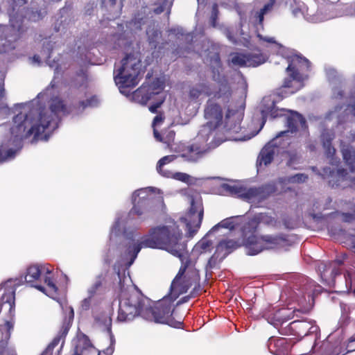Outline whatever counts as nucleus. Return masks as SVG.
<instances>
[{
    "instance_id": "nucleus-1",
    "label": "nucleus",
    "mask_w": 355,
    "mask_h": 355,
    "mask_svg": "<svg viewBox=\"0 0 355 355\" xmlns=\"http://www.w3.org/2000/svg\"><path fill=\"white\" fill-rule=\"evenodd\" d=\"M60 113L66 115L70 112L64 100L58 96L53 97L51 99L48 108L39 109L36 119L32 118L33 110L28 114L20 112L15 116L11 132L17 137L28 138L33 135L35 139H38L46 130H54L58 127Z\"/></svg>"
},
{
    "instance_id": "nucleus-2",
    "label": "nucleus",
    "mask_w": 355,
    "mask_h": 355,
    "mask_svg": "<svg viewBox=\"0 0 355 355\" xmlns=\"http://www.w3.org/2000/svg\"><path fill=\"white\" fill-rule=\"evenodd\" d=\"M184 266L179 271L170 286V292L168 295L157 301L153 306L145 307L142 311V318L146 320L155 323L167 324L174 328H182L183 320L180 318L176 320L173 317L175 300L182 294L188 291V288L191 283L198 281V275L194 270H190L189 280L181 282V276L184 274L186 268Z\"/></svg>"
},
{
    "instance_id": "nucleus-3",
    "label": "nucleus",
    "mask_w": 355,
    "mask_h": 355,
    "mask_svg": "<svg viewBox=\"0 0 355 355\" xmlns=\"http://www.w3.org/2000/svg\"><path fill=\"white\" fill-rule=\"evenodd\" d=\"M182 232L175 223L171 225L157 226L150 230L148 235L144 236L139 243L129 245L127 249L132 264L142 248L165 250L174 256H181V252L186 250V245L180 242Z\"/></svg>"
},
{
    "instance_id": "nucleus-4",
    "label": "nucleus",
    "mask_w": 355,
    "mask_h": 355,
    "mask_svg": "<svg viewBox=\"0 0 355 355\" xmlns=\"http://www.w3.org/2000/svg\"><path fill=\"white\" fill-rule=\"evenodd\" d=\"M223 141L220 138L212 136L200 137L198 132L196 140L192 143H180L175 148L178 156L184 161L196 163L204 158L211 150L218 147Z\"/></svg>"
},
{
    "instance_id": "nucleus-5",
    "label": "nucleus",
    "mask_w": 355,
    "mask_h": 355,
    "mask_svg": "<svg viewBox=\"0 0 355 355\" xmlns=\"http://www.w3.org/2000/svg\"><path fill=\"white\" fill-rule=\"evenodd\" d=\"M25 282L47 295L55 294L58 287L53 281L52 271L44 265L33 264L26 269Z\"/></svg>"
},
{
    "instance_id": "nucleus-6",
    "label": "nucleus",
    "mask_w": 355,
    "mask_h": 355,
    "mask_svg": "<svg viewBox=\"0 0 355 355\" xmlns=\"http://www.w3.org/2000/svg\"><path fill=\"white\" fill-rule=\"evenodd\" d=\"M141 61L132 53L125 55L121 60V65L114 73V80L121 89L133 88L139 83L141 73Z\"/></svg>"
},
{
    "instance_id": "nucleus-7",
    "label": "nucleus",
    "mask_w": 355,
    "mask_h": 355,
    "mask_svg": "<svg viewBox=\"0 0 355 355\" xmlns=\"http://www.w3.org/2000/svg\"><path fill=\"white\" fill-rule=\"evenodd\" d=\"M217 99L209 98L204 109V117L207 120L200 130V137L212 136L218 137V128L223 123V112L220 105L216 101Z\"/></svg>"
},
{
    "instance_id": "nucleus-8",
    "label": "nucleus",
    "mask_w": 355,
    "mask_h": 355,
    "mask_svg": "<svg viewBox=\"0 0 355 355\" xmlns=\"http://www.w3.org/2000/svg\"><path fill=\"white\" fill-rule=\"evenodd\" d=\"M144 309L143 297L137 292L128 293L119 302L117 319L121 322H128L138 315L142 317Z\"/></svg>"
},
{
    "instance_id": "nucleus-9",
    "label": "nucleus",
    "mask_w": 355,
    "mask_h": 355,
    "mask_svg": "<svg viewBox=\"0 0 355 355\" xmlns=\"http://www.w3.org/2000/svg\"><path fill=\"white\" fill-rule=\"evenodd\" d=\"M255 241V245L250 251L249 255H256L263 250H288L293 242L288 234L279 233L276 234H262Z\"/></svg>"
},
{
    "instance_id": "nucleus-10",
    "label": "nucleus",
    "mask_w": 355,
    "mask_h": 355,
    "mask_svg": "<svg viewBox=\"0 0 355 355\" xmlns=\"http://www.w3.org/2000/svg\"><path fill=\"white\" fill-rule=\"evenodd\" d=\"M148 189H137L132 193L133 207L129 212V215H136L139 218H145L150 212L153 211L156 198L148 193Z\"/></svg>"
},
{
    "instance_id": "nucleus-11",
    "label": "nucleus",
    "mask_w": 355,
    "mask_h": 355,
    "mask_svg": "<svg viewBox=\"0 0 355 355\" xmlns=\"http://www.w3.org/2000/svg\"><path fill=\"white\" fill-rule=\"evenodd\" d=\"M107 331L110 334V345L105 349L103 351L96 349L92 345L89 337L84 334H80L77 336L76 340H74L71 355H87L92 351L96 352L98 355H112L114 350V345L115 343V339L112 333L110 326L107 327Z\"/></svg>"
},
{
    "instance_id": "nucleus-12",
    "label": "nucleus",
    "mask_w": 355,
    "mask_h": 355,
    "mask_svg": "<svg viewBox=\"0 0 355 355\" xmlns=\"http://www.w3.org/2000/svg\"><path fill=\"white\" fill-rule=\"evenodd\" d=\"M74 318V311L72 307H69L68 311L64 313L62 318L60 329L57 336L47 346L46 349L42 354V355H52L53 349L58 345L62 341L60 349L62 347L65 338L72 325ZM3 355H17L12 350L8 349Z\"/></svg>"
},
{
    "instance_id": "nucleus-13",
    "label": "nucleus",
    "mask_w": 355,
    "mask_h": 355,
    "mask_svg": "<svg viewBox=\"0 0 355 355\" xmlns=\"http://www.w3.org/2000/svg\"><path fill=\"white\" fill-rule=\"evenodd\" d=\"M202 94L213 97L214 99H220L224 104H227L230 101L232 90L231 86L227 83L221 85L216 90L212 92L206 83H200L189 90V96L193 99L198 98Z\"/></svg>"
},
{
    "instance_id": "nucleus-14",
    "label": "nucleus",
    "mask_w": 355,
    "mask_h": 355,
    "mask_svg": "<svg viewBox=\"0 0 355 355\" xmlns=\"http://www.w3.org/2000/svg\"><path fill=\"white\" fill-rule=\"evenodd\" d=\"M181 256H177L181 261V266L180 269H181L184 266H187L184 274L181 276V282L184 280H189L190 277V270H194L198 275V281L196 282H191V286L188 288V290L193 286V290L191 291L190 294L187 296L183 297L178 303L177 305L187 302L190 298L196 297L200 288V274L199 270L196 268L195 263L191 260V259L188 255V253L184 251L181 252Z\"/></svg>"
},
{
    "instance_id": "nucleus-15",
    "label": "nucleus",
    "mask_w": 355,
    "mask_h": 355,
    "mask_svg": "<svg viewBox=\"0 0 355 355\" xmlns=\"http://www.w3.org/2000/svg\"><path fill=\"white\" fill-rule=\"evenodd\" d=\"M245 110V103L241 101L239 105L230 104L227 107L224 119V128L230 133H238L241 127Z\"/></svg>"
},
{
    "instance_id": "nucleus-16",
    "label": "nucleus",
    "mask_w": 355,
    "mask_h": 355,
    "mask_svg": "<svg viewBox=\"0 0 355 355\" xmlns=\"http://www.w3.org/2000/svg\"><path fill=\"white\" fill-rule=\"evenodd\" d=\"M298 65L300 67H304L306 70H309L311 67V62L306 58L300 55H295L292 57L291 62L286 68V71L289 73V78L284 79L282 87L285 89H291L293 88V80H297L299 83L302 81V78L296 66Z\"/></svg>"
},
{
    "instance_id": "nucleus-17",
    "label": "nucleus",
    "mask_w": 355,
    "mask_h": 355,
    "mask_svg": "<svg viewBox=\"0 0 355 355\" xmlns=\"http://www.w3.org/2000/svg\"><path fill=\"white\" fill-rule=\"evenodd\" d=\"M10 22H22L24 19L35 20L33 8H30L28 0H13L11 8L8 10Z\"/></svg>"
},
{
    "instance_id": "nucleus-18",
    "label": "nucleus",
    "mask_w": 355,
    "mask_h": 355,
    "mask_svg": "<svg viewBox=\"0 0 355 355\" xmlns=\"http://www.w3.org/2000/svg\"><path fill=\"white\" fill-rule=\"evenodd\" d=\"M204 215L202 204L196 203L193 198H191V206L184 218L189 232L191 234L196 233L200 228Z\"/></svg>"
},
{
    "instance_id": "nucleus-19",
    "label": "nucleus",
    "mask_w": 355,
    "mask_h": 355,
    "mask_svg": "<svg viewBox=\"0 0 355 355\" xmlns=\"http://www.w3.org/2000/svg\"><path fill=\"white\" fill-rule=\"evenodd\" d=\"M163 83L157 78L151 84L144 83L134 92V97L142 105H146L148 101L160 94L163 90Z\"/></svg>"
},
{
    "instance_id": "nucleus-20",
    "label": "nucleus",
    "mask_w": 355,
    "mask_h": 355,
    "mask_svg": "<svg viewBox=\"0 0 355 355\" xmlns=\"http://www.w3.org/2000/svg\"><path fill=\"white\" fill-rule=\"evenodd\" d=\"M259 226V223L254 215L252 218H249L241 227L243 243L247 249L248 254L254 246L255 241L257 242V240L259 239V236L256 234Z\"/></svg>"
},
{
    "instance_id": "nucleus-21",
    "label": "nucleus",
    "mask_w": 355,
    "mask_h": 355,
    "mask_svg": "<svg viewBox=\"0 0 355 355\" xmlns=\"http://www.w3.org/2000/svg\"><path fill=\"white\" fill-rule=\"evenodd\" d=\"M324 180H327L329 187L334 189L346 188L347 180V171L345 168H338L336 171L330 167H324L322 173H318Z\"/></svg>"
},
{
    "instance_id": "nucleus-22",
    "label": "nucleus",
    "mask_w": 355,
    "mask_h": 355,
    "mask_svg": "<svg viewBox=\"0 0 355 355\" xmlns=\"http://www.w3.org/2000/svg\"><path fill=\"white\" fill-rule=\"evenodd\" d=\"M288 113L289 114L286 116V125L288 129L279 132L274 140H277L280 137H289V133L297 132L299 126L304 129L307 128L306 119L301 114L290 110Z\"/></svg>"
},
{
    "instance_id": "nucleus-23",
    "label": "nucleus",
    "mask_w": 355,
    "mask_h": 355,
    "mask_svg": "<svg viewBox=\"0 0 355 355\" xmlns=\"http://www.w3.org/2000/svg\"><path fill=\"white\" fill-rule=\"evenodd\" d=\"M17 284L9 279L0 285V303L7 304L10 315L15 311Z\"/></svg>"
},
{
    "instance_id": "nucleus-24",
    "label": "nucleus",
    "mask_w": 355,
    "mask_h": 355,
    "mask_svg": "<svg viewBox=\"0 0 355 355\" xmlns=\"http://www.w3.org/2000/svg\"><path fill=\"white\" fill-rule=\"evenodd\" d=\"M343 260H334L327 263H322L318 266L320 271L321 278L328 284H335V278L337 275H340L341 271L340 266L343 265Z\"/></svg>"
},
{
    "instance_id": "nucleus-25",
    "label": "nucleus",
    "mask_w": 355,
    "mask_h": 355,
    "mask_svg": "<svg viewBox=\"0 0 355 355\" xmlns=\"http://www.w3.org/2000/svg\"><path fill=\"white\" fill-rule=\"evenodd\" d=\"M277 189L275 183H268L258 187L249 188V200L261 202L273 195Z\"/></svg>"
},
{
    "instance_id": "nucleus-26",
    "label": "nucleus",
    "mask_w": 355,
    "mask_h": 355,
    "mask_svg": "<svg viewBox=\"0 0 355 355\" xmlns=\"http://www.w3.org/2000/svg\"><path fill=\"white\" fill-rule=\"evenodd\" d=\"M309 324L305 320H296L291 322L287 327L279 329V332L282 335L306 336Z\"/></svg>"
},
{
    "instance_id": "nucleus-27",
    "label": "nucleus",
    "mask_w": 355,
    "mask_h": 355,
    "mask_svg": "<svg viewBox=\"0 0 355 355\" xmlns=\"http://www.w3.org/2000/svg\"><path fill=\"white\" fill-rule=\"evenodd\" d=\"M277 146L270 142L266 144L260 150L257 159V166L260 168L262 166H267L272 163L275 155L277 153Z\"/></svg>"
},
{
    "instance_id": "nucleus-28",
    "label": "nucleus",
    "mask_w": 355,
    "mask_h": 355,
    "mask_svg": "<svg viewBox=\"0 0 355 355\" xmlns=\"http://www.w3.org/2000/svg\"><path fill=\"white\" fill-rule=\"evenodd\" d=\"M174 0H159L157 3L154 5V8H148L144 7L142 8L143 12L147 14V18H152L154 15H160L162 12H165L164 15L166 18L164 19H169V14L171 12V8L173 5Z\"/></svg>"
},
{
    "instance_id": "nucleus-29",
    "label": "nucleus",
    "mask_w": 355,
    "mask_h": 355,
    "mask_svg": "<svg viewBox=\"0 0 355 355\" xmlns=\"http://www.w3.org/2000/svg\"><path fill=\"white\" fill-rule=\"evenodd\" d=\"M266 99H263V109L261 110V114L263 118V121L261 124L262 128L265 123L264 118L268 115L270 116L272 118H277L282 116L286 115V112H288L289 110H286L284 108L279 109L276 106V102L272 101H269L268 104H265Z\"/></svg>"
},
{
    "instance_id": "nucleus-30",
    "label": "nucleus",
    "mask_w": 355,
    "mask_h": 355,
    "mask_svg": "<svg viewBox=\"0 0 355 355\" xmlns=\"http://www.w3.org/2000/svg\"><path fill=\"white\" fill-rule=\"evenodd\" d=\"M302 283V291L304 299H306V296H307L309 299H313L322 292V288L312 279L303 277Z\"/></svg>"
},
{
    "instance_id": "nucleus-31",
    "label": "nucleus",
    "mask_w": 355,
    "mask_h": 355,
    "mask_svg": "<svg viewBox=\"0 0 355 355\" xmlns=\"http://www.w3.org/2000/svg\"><path fill=\"white\" fill-rule=\"evenodd\" d=\"M211 62L212 79L218 83V87L225 83L230 85L227 77L220 73L222 71V62L218 54L214 56Z\"/></svg>"
},
{
    "instance_id": "nucleus-32",
    "label": "nucleus",
    "mask_w": 355,
    "mask_h": 355,
    "mask_svg": "<svg viewBox=\"0 0 355 355\" xmlns=\"http://www.w3.org/2000/svg\"><path fill=\"white\" fill-rule=\"evenodd\" d=\"M240 247L238 241L228 239L220 241L216 248L217 253L220 254V260H223L233 250Z\"/></svg>"
},
{
    "instance_id": "nucleus-33",
    "label": "nucleus",
    "mask_w": 355,
    "mask_h": 355,
    "mask_svg": "<svg viewBox=\"0 0 355 355\" xmlns=\"http://www.w3.org/2000/svg\"><path fill=\"white\" fill-rule=\"evenodd\" d=\"M12 324L6 321L3 325H0V333L1 337L0 338V355H3L8 349V343L10 338V331L12 329Z\"/></svg>"
},
{
    "instance_id": "nucleus-34",
    "label": "nucleus",
    "mask_w": 355,
    "mask_h": 355,
    "mask_svg": "<svg viewBox=\"0 0 355 355\" xmlns=\"http://www.w3.org/2000/svg\"><path fill=\"white\" fill-rule=\"evenodd\" d=\"M295 312L291 313L289 309L285 308L280 309L272 314L270 322L275 327H278V326L293 318V315H291Z\"/></svg>"
},
{
    "instance_id": "nucleus-35",
    "label": "nucleus",
    "mask_w": 355,
    "mask_h": 355,
    "mask_svg": "<svg viewBox=\"0 0 355 355\" xmlns=\"http://www.w3.org/2000/svg\"><path fill=\"white\" fill-rule=\"evenodd\" d=\"M17 150L10 146V142L5 141L0 144V164L13 159Z\"/></svg>"
},
{
    "instance_id": "nucleus-36",
    "label": "nucleus",
    "mask_w": 355,
    "mask_h": 355,
    "mask_svg": "<svg viewBox=\"0 0 355 355\" xmlns=\"http://www.w3.org/2000/svg\"><path fill=\"white\" fill-rule=\"evenodd\" d=\"M343 159L351 172L355 171V151L347 147L342 149Z\"/></svg>"
},
{
    "instance_id": "nucleus-37",
    "label": "nucleus",
    "mask_w": 355,
    "mask_h": 355,
    "mask_svg": "<svg viewBox=\"0 0 355 355\" xmlns=\"http://www.w3.org/2000/svg\"><path fill=\"white\" fill-rule=\"evenodd\" d=\"M266 62V57L261 52L247 53V67H257Z\"/></svg>"
},
{
    "instance_id": "nucleus-38",
    "label": "nucleus",
    "mask_w": 355,
    "mask_h": 355,
    "mask_svg": "<svg viewBox=\"0 0 355 355\" xmlns=\"http://www.w3.org/2000/svg\"><path fill=\"white\" fill-rule=\"evenodd\" d=\"M239 218H240V216H239L227 218L221 220L217 225H214L211 228L210 232H216L220 227L229 229V230H234L238 225V223L236 222V220H237Z\"/></svg>"
},
{
    "instance_id": "nucleus-39",
    "label": "nucleus",
    "mask_w": 355,
    "mask_h": 355,
    "mask_svg": "<svg viewBox=\"0 0 355 355\" xmlns=\"http://www.w3.org/2000/svg\"><path fill=\"white\" fill-rule=\"evenodd\" d=\"M227 189L230 193L236 195L248 201L249 200V188L241 185H227Z\"/></svg>"
},
{
    "instance_id": "nucleus-40",
    "label": "nucleus",
    "mask_w": 355,
    "mask_h": 355,
    "mask_svg": "<svg viewBox=\"0 0 355 355\" xmlns=\"http://www.w3.org/2000/svg\"><path fill=\"white\" fill-rule=\"evenodd\" d=\"M146 34L149 44L151 45L152 48L157 49L159 40L161 37V32L155 29L153 26L150 25L146 30Z\"/></svg>"
},
{
    "instance_id": "nucleus-41",
    "label": "nucleus",
    "mask_w": 355,
    "mask_h": 355,
    "mask_svg": "<svg viewBox=\"0 0 355 355\" xmlns=\"http://www.w3.org/2000/svg\"><path fill=\"white\" fill-rule=\"evenodd\" d=\"M106 275L101 273L97 275L95 278L94 282L89 288L87 293L91 296H95L98 291L103 287L104 282H105Z\"/></svg>"
},
{
    "instance_id": "nucleus-42",
    "label": "nucleus",
    "mask_w": 355,
    "mask_h": 355,
    "mask_svg": "<svg viewBox=\"0 0 355 355\" xmlns=\"http://www.w3.org/2000/svg\"><path fill=\"white\" fill-rule=\"evenodd\" d=\"M178 156V155H171L164 156L162 158H161L157 164L156 168H157V172L164 177H167V178L170 177V173L164 172L162 170V167L164 165L174 161Z\"/></svg>"
},
{
    "instance_id": "nucleus-43",
    "label": "nucleus",
    "mask_w": 355,
    "mask_h": 355,
    "mask_svg": "<svg viewBox=\"0 0 355 355\" xmlns=\"http://www.w3.org/2000/svg\"><path fill=\"white\" fill-rule=\"evenodd\" d=\"M275 0H270L259 11L254 12V17L259 22H262L264 19V15L270 12L275 5Z\"/></svg>"
},
{
    "instance_id": "nucleus-44",
    "label": "nucleus",
    "mask_w": 355,
    "mask_h": 355,
    "mask_svg": "<svg viewBox=\"0 0 355 355\" xmlns=\"http://www.w3.org/2000/svg\"><path fill=\"white\" fill-rule=\"evenodd\" d=\"M254 216L259 223H263L268 226H275L277 223L276 219L267 213H258Z\"/></svg>"
},
{
    "instance_id": "nucleus-45",
    "label": "nucleus",
    "mask_w": 355,
    "mask_h": 355,
    "mask_svg": "<svg viewBox=\"0 0 355 355\" xmlns=\"http://www.w3.org/2000/svg\"><path fill=\"white\" fill-rule=\"evenodd\" d=\"M230 61L234 65L247 67V54L240 53H232Z\"/></svg>"
},
{
    "instance_id": "nucleus-46",
    "label": "nucleus",
    "mask_w": 355,
    "mask_h": 355,
    "mask_svg": "<svg viewBox=\"0 0 355 355\" xmlns=\"http://www.w3.org/2000/svg\"><path fill=\"white\" fill-rule=\"evenodd\" d=\"M355 271L347 270L344 274L345 286L347 290H350L354 281Z\"/></svg>"
},
{
    "instance_id": "nucleus-47",
    "label": "nucleus",
    "mask_w": 355,
    "mask_h": 355,
    "mask_svg": "<svg viewBox=\"0 0 355 355\" xmlns=\"http://www.w3.org/2000/svg\"><path fill=\"white\" fill-rule=\"evenodd\" d=\"M220 254L217 253L216 251L214 253V254L209 258L208 261V266L209 268H215L218 264L221 262L223 260H220Z\"/></svg>"
},
{
    "instance_id": "nucleus-48",
    "label": "nucleus",
    "mask_w": 355,
    "mask_h": 355,
    "mask_svg": "<svg viewBox=\"0 0 355 355\" xmlns=\"http://www.w3.org/2000/svg\"><path fill=\"white\" fill-rule=\"evenodd\" d=\"M297 90L298 89H292L290 91H286L285 88L280 87L279 89H277L276 94L278 97L280 98V99H282L284 98L288 97L291 94L295 93Z\"/></svg>"
},
{
    "instance_id": "nucleus-49",
    "label": "nucleus",
    "mask_w": 355,
    "mask_h": 355,
    "mask_svg": "<svg viewBox=\"0 0 355 355\" xmlns=\"http://www.w3.org/2000/svg\"><path fill=\"white\" fill-rule=\"evenodd\" d=\"M173 178L184 183H189L191 180V176L189 174L181 172L175 173L173 175Z\"/></svg>"
},
{
    "instance_id": "nucleus-50",
    "label": "nucleus",
    "mask_w": 355,
    "mask_h": 355,
    "mask_svg": "<svg viewBox=\"0 0 355 355\" xmlns=\"http://www.w3.org/2000/svg\"><path fill=\"white\" fill-rule=\"evenodd\" d=\"M165 101L164 98H161L154 102L152 105H150L148 107V110L152 113H157V109L162 106Z\"/></svg>"
},
{
    "instance_id": "nucleus-51",
    "label": "nucleus",
    "mask_w": 355,
    "mask_h": 355,
    "mask_svg": "<svg viewBox=\"0 0 355 355\" xmlns=\"http://www.w3.org/2000/svg\"><path fill=\"white\" fill-rule=\"evenodd\" d=\"M94 296H91L90 295H88V297L85 298L81 302V307L83 310L87 311L89 309L92 304V299Z\"/></svg>"
},
{
    "instance_id": "nucleus-52",
    "label": "nucleus",
    "mask_w": 355,
    "mask_h": 355,
    "mask_svg": "<svg viewBox=\"0 0 355 355\" xmlns=\"http://www.w3.org/2000/svg\"><path fill=\"white\" fill-rule=\"evenodd\" d=\"M213 243L209 240H202L200 242V247L204 251H207L211 247Z\"/></svg>"
},
{
    "instance_id": "nucleus-53",
    "label": "nucleus",
    "mask_w": 355,
    "mask_h": 355,
    "mask_svg": "<svg viewBox=\"0 0 355 355\" xmlns=\"http://www.w3.org/2000/svg\"><path fill=\"white\" fill-rule=\"evenodd\" d=\"M164 116L163 113H159L157 116H155L153 119L152 125L155 128L156 125L160 124L164 121Z\"/></svg>"
},
{
    "instance_id": "nucleus-54",
    "label": "nucleus",
    "mask_w": 355,
    "mask_h": 355,
    "mask_svg": "<svg viewBox=\"0 0 355 355\" xmlns=\"http://www.w3.org/2000/svg\"><path fill=\"white\" fill-rule=\"evenodd\" d=\"M218 6L217 4H214L212 6L211 14L210 17L211 22H216V21L218 19Z\"/></svg>"
},
{
    "instance_id": "nucleus-55",
    "label": "nucleus",
    "mask_w": 355,
    "mask_h": 355,
    "mask_svg": "<svg viewBox=\"0 0 355 355\" xmlns=\"http://www.w3.org/2000/svg\"><path fill=\"white\" fill-rule=\"evenodd\" d=\"M289 159L287 161V166H292L297 161V155L296 153H288Z\"/></svg>"
},
{
    "instance_id": "nucleus-56",
    "label": "nucleus",
    "mask_w": 355,
    "mask_h": 355,
    "mask_svg": "<svg viewBox=\"0 0 355 355\" xmlns=\"http://www.w3.org/2000/svg\"><path fill=\"white\" fill-rule=\"evenodd\" d=\"M293 178L295 182H304L308 179V176L303 173H299L293 176Z\"/></svg>"
},
{
    "instance_id": "nucleus-57",
    "label": "nucleus",
    "mask_w": 355,
    "mask_h": 355,
    "mask_svg": "<svg viewBox=\"0 0 355 355\" xmlns=\"http://www.w3.org/2000/svg\"><path fill=\"white\" fill-rule=\"evenodd\" d=\"M346 188L355 189V176L349 177L347 175V180L346 181Z\"/></svg>"
},
{
    "instance_id": "nucleus-58",
    "label": "nucleus",
    "mask_w": 355,
    "mask_h": 355,
    "mask_svg": "<svg viewBox=\"0 0 355 355\" xmlns=\"http://www.w3.org/2000/svg\"><path fill=\"white\" fill-rule=\"evenodd\" d=\"M257 37L264 42L271 43V44H276L277 45L281 46V45L278 43H277L273 37H263L261 34H257Z\"/></svg>"
},
{
    "instance_id": "nucleus-59",
    "label": "nucleus",
    "mask_w": 355,
    "mask_h": 355,
    "mask_svg": "<svg viewBox=\"0 0 355 355\" xmlns=\"http://www.w3.org/2000/svg\"><path fill=\"white\" fill-rule=\"evenodd\" d=\"M335 153H336V149L333 146H331L330 144H329L327 146V149H326V154H327V157L333 158V156L335 155Z\"/></svg>"
},
{
    "instance_id": "nucleus-60",
    "label": "nucleus",
    "mask_w": 355,
    "mask_h": 355,
    "mask_svg": "<svg viewBox=\"0 0 355 355\" xmlns=\"http://www.w3.org/2000/svg\"><path fill=\"white\" fill-rule=\"evenodd\" d=\"M153 135L155 139L161 142H164V138L162 137L161 134L154 128Z\"/></svg>"
},
{
    "instance_id": "nucleus-61",
    "label": "nucleus",
    "mask_w": 355,
    "mask_h": 355,
    "mask_svg": "<svg viewBox=\"0 0 355 355\" xmlns=\"http://www.w3.org/2000/svg\"><path fill=\"white\" fill-rule=\"evenodd\" d=\"M3 92H4V89H3V86L0 84V110L3 109L5 107L3 102H2V98L3 97Z\"/></svg>"
},
{
    "instance_id": "nucleus-62",
    "label": "nucleus",
    "mask_w": 355,
    "mask_h": 355,
    "mask_svg": "<svg viewBox=\"0 0 355 355\" xmlns=\"http://www.w3.org/2000/svg\"><path fill=\"white\" fill-rule=\"evenodd\" d=\"M90 105L92 107L96 106L98 104V98L96 96H93L91 98H88Z\"/></svg>"
},
{
    "instance_id": "nucleus-63",
    "label": "nucleus",
    "mask_w": 355,
    "mask_h": 355,
    "mask_svg": "<svg viewBox=\"0 0 355 355\" xmlns=\"http://www.w3.org/2000/svg\"><path fill=\"white\" fill-rule=\"evenodd\" d=\"M175 135V133L173 130H169L166 135V137L168 138V141H164V142L166 143V142H168L170 140L173 139Z\"/></svg>"
},
{
    "instance_id": "nucleus-64",
    "label": "nucleus",
    "mask_w": 355,
    "mask_h": 355,
    "mask_svg": "<svg viewBox=\"0 0 355 355\" xmlns=\"http://www.w3.org/2000/svg\"><path fill=\"white\" fill-rule=\"evenodd\" d=\"M348 347L352 348V350H355V338L351 339L349 340Z\"/></svg>"
}]
</instances>
